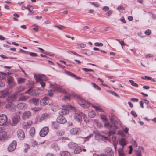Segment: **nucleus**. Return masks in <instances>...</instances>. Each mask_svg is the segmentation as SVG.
Wrapping results in <instances>:
<instances>
[{
    "label": "nucleus",
    "mask_w": 156,
    "mask_h": 156,
    "mask_svg": "<svg viewBox=\"0 0 156 156\" xmlns=\"http://www.w3.org/2000/svg\"><path fill=\"white\" fill-rule=\"evenodd\" d=\"M86 115L85 114H84L83 117L84 119V120L86 123H87L89 122V120L86 117Z\"/></svg>",
    "instance_id": "6e6d98bb"
},
{
    "label": "nucleus",
    "mask_w": 156,
    "mask_h": 156,
    "mask_svg": "<svg viewBox=\"0 0 156 156\" xmlns=\"http://www.w3.org/2000/svg\"><path fill=\"white\" fill-rule=\"evenodd\" d=\"M92 135H93L92 134H91L90 135H88L86 136H85V137H84V138L85 139H88L89 138H90L92 136Z\"/></svg>",
    "instance_id": "774afa93"
},
{
    "label": "nucleus",
    "mask_w": 156,
    "mask_h": 156,
    "mask_svg": "<svg viewBox=\"0 0 156 156\" xmlns=\"http://www.w3.org/2000/svg\"><path fill=\"white\" fill-rule=\"evenodd\" d=\"M99 138L100 139H101L102 140H107V137L105 136H104L102 135L101 134L98 135Z\"/></svg>",
    "instance_id": "ea45409f"
},
{
    "label": "nucleus",
    "mask_w": 156,
    "mask_h": 156,
    "mask_svg": "<svg viewBox=\"0 0 156 156\" xmlns=\"http://www.w3.org/2000/svg\"><path fill=\"white\" fill-rule=\"evenodd\" d=\"M69 111L67 108H63L59 112L60 115L63 116L69 114Z\"/></svg>",
    "instance_id": "a211bd4d"
},
{
    "label": "nucleus",
    "mask_w": 156,
    "mask_h": 156,
    "mask_svg": "<svg viewBox=\"0 0 156 156\" xmlns=\"http://www.w3.org/2000/svg\"><path fill=\"white\" fill-rule=\"evenodd\" d=\"M36 78V80L37 81H46L47 80V78L46 76L44 75H39L38 76H34Z\"/></svg>",
    "instance_id": "f8f14e48"
},
{
    "label": "nucleus",
    "mask_w": 156,
    "mask_h": 156,
    "mask_svg": "<svg viewBox=\"0 0 156 156\" xmlns=\"http://www.w3.org/2000/svg\"><path fill=\"white\" fill-rule=\"evenodd\" d=\"M107 122V123H106L104 124V126L105 127H107L108 129H109L110 126L111 125H110L109 122Z\"/></svg>",
    "instance_id": "5fc2aeb1"
},
{
    "label": "nucleus",
    "mask_w": 156,
    "mask_h": 156,
    "mask_svg": "<svg viewBox=\"0 0 156 156\" xmlns=\"http://www.w3.org/2000/svg\"><path fill=\"white\" fill-rule=\"evenodd\" d=\"M57 121L60 124H64L66 122L67 120L63 116L60 115L57 119Z\"/></svg>",
    "instance_id": "4468645a"
},
{
    "label": "nucleus",
    "mask_w": 156,
    "mask_h": 156,
    "mask_svg": "<svg viewBox=\"0 0 156 156\" xmlns=\"http://www.w3.org/2000/svg\"><path fill=\"white\" fill-rule=\"evenodd\" d=\"M145 34L147 35H150L151 34V30L149 29L146 30V31L145 32Z\"/></svg>",
    "instance_id": "603ef678"
},
{
    "label": "nucleus",
    "mask_w": 156,
    "mask_h": 156,
    "mask_svg": "<svg viewBox=\"0 0 156 156\" xmlns=\"http://www.w3.org/2000/svg\"><path fill=\"white\" fill-rule=\"evenodd\" d=\"M129 82L131 83V84L133 86L138 87V85L137 84L135 83L134 82V81L132 80H129Z\"/></svg>",
    "instance_id": "4c0bfd02"
},
{
    "label": "nucleus",
    "mask_w": 156,
    "mask_h": 156,
    "mask_svg": "<svg viewBox=\"0 0 156 156\" xmlns=\"http://www.w3.org/2000/svg\"><path fill=\"white\" fill-rule=\"evenodd\" d=\"M32 122L28 121L27 122H22L21 123V125L23 128L24 129L29 128L31 126Z\"/></svg>",
    "instance_id": "2eb2a0df"
},
{
    "label": "nucleus",
    "mask_w": 156,
    "mask_h": 156,
    "mask_svg": "<svg viewBox=\"0 0 156 156\" xmlns=\"http://www.w3.org/2000/svg\"><path fill=\"white\" fill-rule=\"evenodd\" d=\"M94 45L97 46H102L103 44L101 43L97 42L94 44Z\"/></svg>",
    "instance_id": "864d4df0"
},
{
    "label": "nucleus",
    "mask_w": 156,
    "mask_h": 156,
    "mask_svg": "<svg viewBox=\"0 0 156 156\" xmlns=\"http://www.w3.org/2000/svg\"><path fill=\"white\" fill-rule=\"evenodd\" d=\"M110 130L108 133V136H110L111 135L115 134L116 133L115 131L113 130H112L111 129H109Z\"/></svg>",
    "instance_id": "58836bf2"
},
{
    "label": "nucleus",
    "mask_w": 156,
    "mask_h": 156,
    "mask_svg": "<svg viewBox=\"0 0 156 156\" xmlns=\"http://www.w3.org/2000/svg\"><path fill=\"white\" fill-rule=\"evenodd\" d=\"M18 137L20 140H23L25 136V134L23 130L21 129H18L17 132Z\"/></svg>",
    "instance_id": "9d476101"
},
{
    "label": "nucleus",
    "mask_w": 156,
    "mask_h": 156,
    "mask_svg": "<svg viewBox=\"0 0 156 156\" xmlns=\"http://www.w3.org/2000/svg\"><path fill=\"white\" fill-rule=\"evenodd\" d=\"M26 81V79L23 78H20L17 80L18 84H20L24 83Z\"/></svg>",
    "instance_id": "c756f323"
},
{
    "label": "nucleus",
    "mask_w": 156,
    "mask_h": 156,
    "mask_svg": "<svg viewBox=\"0 0 156 156\" xmlns=\"http://www.w3.org/2000/svg\"><path fill=\"white\" fill-rule=\"evenodd\" d=\"M109 9V8L108 7L106 6H104L103 8V10L105 11L108 10Z\"/></svg>",
    "instance_id": "338daca9"
},
{
    "label": "nucleus",
    "mask_w": 156,
    "mask_h": 156,
    "mask_svg": "<svg viewBox=\"0 0 156 156\" xmlns=\"http://www.w3.org/2000/svg\"><path fill=\"white\" fill-rule=\"evenodd\" d=\"M20 117L18 115H14L12 119V125L15 126L20 121Z\"/></svg>",
    "instance_id": "6e6552de"
},
{
    "label": "nucleus",
    "mask_w": 156,
    "mask_h": 156,
    "mask_svg": "<svg viewBox=\"0 0 156 156\" xmlns=\"http://www.w3.org/2000/svg\"><path fill=\"white\" fill-rule=\"evenodd\" d=\"M29 55L31 57H36L37 56V54L34 52H30Z\"/></svg>",
    "instance_id": "49530a36"
},
{
    "label": "nucleus",
    "mask_w": 156,
    "mask_h": 156,
    "mask_svg": "<svg viewBox=\"0 0 156 156\" xmlns=\"http://www.w3.org/2000/svg\"><path fill=\"white\" fill-rule=\"evenodd\" d=\"M9 94L8 91L7 90H5L2 92L1 95H0V98H5Z\"/></svg>",
    "instance_id": "cd10ccee"
},
{
    "label": "nucleus",
    "mask_w": 156,
    "mask_h": 156,
    "mask_svg": "<svg viewBox=\"0 0 156 156\" xmlns=\"http://www.w3.org/2000/svg\"><path fill=\"white\" fill-rule=\"evenodd\" d=\"M50 114L46 113L42 114L40 119V120L42 121L46 119L48 117L50 116Z\"/></svg>",
    "instance_id": "393cba45"
},
{
    "label": "nucleus",
    "mask_w": 156,
    "mask_h": 156,
    "mask_svg": "<svg viewBox=\"0 0 156 156\" xmlns=\"http://www.w3.org/2000/svg\"><path fill=\"white\" fill-rule=\"evenodd\" d=\"M58 145L54 143L51 145V148L54 149H56L58 148Z\"/></svg>",
    "instance_id": "79ce46f5"
},
{
    "label": "nucleus",
    "mask_w": 156,
    "mask_h": 156,
    "mask_svg": "<svg viewBox=\"0 0 156 156\" xmlns=\"http://www.w3.org/2000/svg\"><path fill=\"white\" fill-rule=\"evenodd\" d=\"M66 73L69 76H71L72 77L74 78V77L76 76V75H75V74H74L73 73L71 72L70 71H67L66 72Z\"/></svg>",
    "instance_id": "c9c22d12"
},
{
    "label": "nucleus",
    "mask_w": 156,
    "mask_h": 156,
    "mask_svg": "<svg viewBox=\"0 0 156 156\" xmlns=\"http://www.w3.org/2000/svg\"><path fill=\"white\" fill-rule=\"evenodd\" d=\"M25 94L28 93L30 95L33 96H37L39 94V92L36 89L30 88L25 92Z\"/></svg>",
    "instance_id": "20e7f679"
},
{
    "label": "nucleus",
    "mask_w": 156,
    "mask_h": 156,
    "mask_svg": "<svg viewBox=\"0 0 156 156\" xmlns=\"http://www.w3.org/2000/svg\"><path fill=\"white\" fill-rule=\"evenodd\" d=\"M130 100L131 101L133 102H137L139 101V100L138 99L136 98H131Z\"/></svg>",
    "instance_id": "13d9d810"
},
{
    "label": "nucleus",
    "mask_w": 156,
    "mask_h": 156,
    "mask_svg": "<svg viewBox=\"0 0 156 156\" xmlns=\"http://www.w3.org/2000/svg\"><path fill=\"white\" fill-rule=\"evenodd\" d=\"M52 86V88L54 91H57L58 92H62L64 93H66V91L64 89L62 88V87L56 84L53 85H50Z\"/></svg>",
    "instance_id": "7ed1b4c3"
},
{
    "label": "nucleus",
    "mask_w": 156,
    "mask_h": 156,
    "mask_svg": "<svg viewBox=\"0 0 156 156\" xmlns=\"http://www.w3.org/2000/svg\"><path fill=\"white\" fill-rule=\"evenodd\" d=\"M124 148H120L118 150V152L119 156H125V154L123 152Z\"/></svg>",
    "instance_id": "7c9ffc66"
},
{
    "label": "nucleus",
    "mask_w": 156,
    "mask_h": 156,
    "mask_svg": "<svg viewBox=\"0 0 156 156\" xmlns=\"http://www.w3.org/2000/svg\"><path fill=\"white\" fill-rule=\"evenodd\" d=\"M77 98L79 99L78 103L80 106L85 108H88L89 104L83 99L80 96L77 95Z\"/></svg>",
    "instance_id": "f257e3e1"
},
{
    "label": "nucleus",
    "mask_w": 156,
    "mask_h": 156,
    "mask_svg": "<svg viewBox=\"0 0 156 156\" xmlns=\"http://www.w3.org/2000/svg\"><path fill=\"white\" fill-rule=\"evenodd\" d=\"M35 132V129L34 127H31L30 130V133L31 136H33Z\"/></svg>",
    "instance_id": "f704fd0d"
},
{
    "label": "nucleus",
    "mask_w": 156,
    "mask_h": 156,
    "mask_svg": "<svg viewBox=\"0 0 156 156\" xmlns=\"http://www.w3.org/2000/svg\"><path fill=\"white\" fill-rule=\"evenodd\" d=\"M31 115V112L29 111H26L24 112L22 115L23 119H26Z\"/></svg>",
    "instance_id": "412c9836"
},
{
    "label": "nucleus",
    "mask_w": 156,
    "mask_h": 156,
    "mask_svg": "<svg viewBox=\"0 0 156 156\" xmlns=\"http://www.w3.org/2000/svg\"><path fill=\"white\" fill-rule=\"evenodd\" d=\"M110 119L112 124H115L119 121L118 119L114 115H112L110 117Z\"/></svg>",
    "instance_id": "dca6fc26"
},
{
    "label": "nucleus",
    "mask_w": 156,
    "mask_h": 156,
    "mask_svg": "<svg viewBox=\"0 0 156 156\" xmlns=\"http://www.w3.org/2000/svg\"><path fill=\"white\" fill-rule=\"evenodd\" d=\"M118 133L119 134L121 135L122 136H124V134L123 132L120 131L118 132Z\"/></svg>",
    "instance_id": "052dcab7"
},
{
    "label": "nucleus",
    "mask_w": 156,
    "mask_h": 156,
    "mask_svg": "<svg viewBox=\"0 0 156 156\" xmlns=\"http://www.w3.org/2000/svg\"><path fill=\"white\" fill-rule=\"evenodd\" d=\"M109 92L112 95L115 96L117 97L118 98H119V96L118 94H117L114 91H111V90H110L109 91Z\"/></svg>",
    "instance_id": "c03bdc74"
},
{
    "label": "nucleus",
    "mask_w": 156,
    "mask_h": 156,
    "mask_svg": "<svg viewBox=\"0 0 156 156\" xmlns=\"http://www.w3.org/2000/svg\"><path fill=\"white\" fill-rule=\"evenodd\" d=\"M39 100L36 98H33L29 100V102L34 104L36 105H37L39 104Z\"/></svg>",
    "instance_id": "aec40b11"
},
{
    "label": "nucleus",
    "mask_w": 156,
    "mask_h": 156,
    "mask_svg": "<svg viewBox=\"0 0 156 156\" xmlns=\"http://www.w3.org/2000/svg\"><path fill=\"white\" fill-rule=\"evenodd\" d=\"M131 114L134 117H136L137 116V114L134 111H132L131 112Z\"/></svg>",
    "instance_id": "8fccbe9b"
},
{
    "label": "nucleus",
    "mask_w": 156,
    "mask_h": 156,
    "mask_svg": "<svg viewBox=\"0 0 156 156\" xmlns=\"http://www.w3.org/2000/svg\"><path fill=\"white\" fill-rule=\"evenodd\" d=\"M119 144L122 146V148H124V146L126 145L127 144V141L125 138H122L119 140Z\"/></svg>",
    "instance_id": "6ab92c4d"
},
{
    "label": "nucleus",
    "mask_w": 156,
    "mask_h": 156,
    "mask_svg": "<svg viewBox=\"0 0 156 156\" xmlns=\"http://www.w3.org/2000/svg\"><path fill=\"white\" fill-rule=\"evenodd\" d=\"M7 121V116L5 115H0V125H4Z\"/></svg>",
    "instance_id": "9b49d317"
},
{
    "label": "nucleus",
    "mask_w": 156,
    "mask_h": 156,
    "mask_svg": "<svg viewBox=\"0 0 156 156\" xmlns=\"http://www.w3.org/2000/svg\"><path fill=\"white\" fill-rule=\"evenodd\" d=\"M79 129L78 128H73L70 130V132L72 134L76 135L77 134Z\"/></svg>",
    "instance_id": "bb28decb"
},
{
    "label": "nucleus",
    "mask_w": 156,
    "mask_h": 156,
    "mask_svg": "<svg viewBox=\"0 0 156 156\" xmlns=\"http://www.w3.org/2000/svg\"><path fill=\"white\" fill-rule=\"evenodd\" d=\"M33 8L34 7L33 6L31 5H28L26 9H28L30 12H32V11L30 9V8H32L33 9Z\"/></svg>",
    "instance_id": "37998d69"
},
{
    "label": "nucleus",
    "mask_w": 156,
    "mask_h": 156,
    "mask_svg": "<svg viewBox=\"0 0 156 156\" xmlns=\"http://www.w3.org/2000/svg\"><path fill=\"white\" fill-rule=\"evenodd\" d=\"M25 88L23 87H20L18 88V90L19 92H21L23 91L24 90Z\"/></svg>",
    "instance_id": "bf43d9fd"
},
{
    "label": "nucleus",
    "mask_w": 156,
    "mask_h": 156,
    "mask_svg": "<svg viewBox=\"0 0 156 156\" xmlns=\"http://www.w3.org/2000/svg\"><path fill=\"white\" fill-rule=\"evenodd\" d=\"M49 128L48 127H44L42 128L39 132L40 136L43 137L47 134L48 132Z\"/></svg>",
    "instance_id": "423d86ee"
},
{
    "label": "nucleus",
    "mask_w": 156,
    "mask_h": 156,
    "mask_svg": "<svg viewBox=\"0 0 156 156\" xmlns=\"http://www.w3.org/2000/svg\"><path fill=\"white\" fill-rule=\"evenodd\" d=\"M7 83L11 87H13L15 84V83L14 81V78L11 76H8L7 77Z\"/></svg>",
    "instance_id": "1a4fd4ad"
},
{
    "label": "nucleus",
    "mask_w": 156,
    "mask_h": 156,
    "mask_svg": "<svg viewBox=\"0 0 156 156\" xmlns=\"http://www.w3.org/2000/svg\"><path fill=\"white\" fill-rule=\"evenodd\" d=\"M17 107L20 110L24 109L27 108V105L25 103H20L17 105Z\"/></svg>",
    "instance_id": "f3484780"
},
{
    "label": "nucleus",
    "mask_w": 156,
    "mask_h": 156,
    "mask_svg": "<svg viewBox=\"0 0 156 156\" xmlns=\"http://www.w3.org/2000/svg\"><path fill=\"white\" fill-rule=\"evenodd\" d=\"M136 156H142V154L141 151H138L136 152Z\"/></svg>",
    "instance_id": "69168bd1"
},
{
    "label": "nucleus",
    "mask_w": 156,
    "mask_h": 156,
    "mask_svg": "<svg viewBox=\"0 0 156 156\" xmlns=\"http://www.w3.org/2000/svg\"><path fill=\"white\" fill-rule=\"evenodd\" d=\"M38 82H39L40 83V84L41 86L43 88L45 87V84L44 82L43 81H40Z\"/></svg>",
    "instance_id": "3c124183"
},
{
    "label": "nucleus",
    "mask_w": 156,
    "mask_h": 156,
    "mask_svg": "<svg viewBox=\"0 0 156 156\" xmlns=\"http://www.w3.org/2000/svg\"><path fill=\"white\" fill-rule=\"evenodd\" d=\"M59 123L56 120V121L53 122H52V126L54 129H58L60 127Z\"/></svg>",
    "instance_id": "b1692460"
},
{
    "label": "nucleus",
    "mask_w": 156,
    "mask_h": 156,
    "mask_svg": "<svg viewBox=\"0 0 156 156\" xmlns=\"http://www.w3.org/2000/svg\"><path fill=\"white\" fill-rule=\"evenodd\" d=\"M118 128V127L115 124H113V125H111L110 126L109 129H112L113 130H115Z\"/></svg>",
    "instance_id": "e433bc0d"
},
{
    "label": "nucleus",
    "mask_w": 156,
    "mask_h": 156,
    "mask_svg": "<svg viewBox=\"0 0 156 156\" xmlns=\"http://www.w3.org/2000/svg\"><path fill=\"white\" fill-rule=\"evenodd\" d=\"M131 143L134 147H137V143L135 141L133 140H132Z\"/></svg>",
    "instance_id": "09e8293b"
},
{
    "label": "nucleus",
    "mask_w": 156,
    "mask_h": 156,
    "mask_svg": "<svg viewBox=\"0 0 156 156\" xmlns=\"http://www.w3.org/2000/svg\"><path fill=\"white\" fill-rule=\"evenodd\" d=\"M37 145V143L36 142L34 141H33L31 142V145L32 147H34L35 146Z\"/></svg>",
    "instance_id": "4d7b16f0"
},
{
    "label": "nucleus",
    "mask_w": 156,
    "mask_h": 156,
    "mask_svg": "<svg viewBox=\"0 0 156 156\" xmlns=\"http://www.w3.org/2000/svg\"><path fill=\"white\" fill-rule=\"evenodd\" d=\"M5 85V83L4 81L2 80H0V87H3Z\"/></svg>",
    "instance_id": "de8ad7c7"
},
{
    "label": "nucleus",
    "mask_w": 156,
    "mask_h": 156,
    "mask_svg": "<svg viewBox=\"0 0 156 156\" xmlns=\"http://www.w3.org/2000/svg\"><path fill=\"white\" fill-rule=\"evenodd\" d=\"M78 144L73 142H70L68 144L69 147L71 149L73 150L77 147Z\"/></svg>",
    "instance_id": "5701e85b"
},
{
    "label": "nucleus",
    "mask_w": 156,
    "mask_h": 156,
    "mask_svg": "<svg viewBox=\"0 0 156 156\" xmlns=\"http://www.w3.org/2000/svg\"><path fill=\"white\" fill-rule=\"evenodd\" d=\"M0 73L4 75H5V76H8L9 75V74H10L8 72L5 73V72H0Z\"/></svg>",
    "instance_id": "0e129e2a"
},
{
    "label": "nucleus",
    "mask_w": 156,
    "mask_h": 156,
    "mask_svg": "<svg viewBox=\"0 0 156 156\" xmlns=\"http://www.w3.org/2000/svg\"><path fill=\"white\" fill-rule=\"evenodd\" d=\"M82 151V149L80 147H78V145L77 147H76L75 149L74 152L75 154H78L81 152Z\"/></svg>",
    "instance_id": "c85d7f7f"
},
{
    "label": "nucleus",
    "mask_w": 156,
    "mask_h": 156,
    "mask_svg": "<svg viewBox=\"0 0 156 156\" xmlns=\"http://www.w3.org/2000/svg\"><path fill=\"white\" fill-rule=\"evenodd\" d=\"M84 114L82 112H80L76 113L74 116V119L77 122L81 123L82 121V118Z\"/></svg>",
    "instance_id": "f03ea898"
},
{
    "label": "nucleus",
    "mask_w": 156,
    "mask_h": 156,
    "mask_svg": "<svg viewBox=\"0 0 156 156\" xmlns=\"http://www.w3.org/2000/svg\"><path fill=\"white\" fill-rule=\"evenodd\" d=\"M62 156H69L70 153L67 151H63L61 153Z\"/></svg>",
    "instance_id": "72a5a7b5"
},
{
    "label": "nucleus",
    "mask_w": 156,
    "mask_h": 156,
    "mask_svg": "<svg viewBox=\"0 0 156 156\" xmlns=\"http://www.w3.org/2000/svg\"><path fill=\"white\" fill-rule=\"evenodd\" d=\"M50 100L48 97H45L42 99L40 101V105L41 106H44L47 104L50 105L51 103L49 102Z\"/></svg>",
    "instance_id": "39448f33"
},
{
    "label": "nucleus",
    "mask_w": 156,
    "mask_h": 156,
    "mask_svg": "<svg viewBox=\"0 0 156 156\" xmlns=\"http://www.w3.org/2000/svg\"><path fill=\"white\" fill-rule=\"evenodd\" d=\"M94 108L96 110L99 111L100 112H103V110L101 108L97 106H93Z\"/></svg>",
    "instance_id": "a19ab883"
},
{
    "label": "nucleus",
    "mask_w": 156,
    "mask_h": 156,
    "mask_svg": "<svg viewBox=\"0 0 156 156\" xmlns=\"http://www.w3.org/2000/svg\"><path fill=\"white\" fill-rule=\"evenodd\" d=\"M129 147V154H131L133 151L132 147V146H130Z\"/></svg>",
    "instance_id": "680f3d73"
},
{
    "label": "nucleus",
    "mask_w": 156,
    "mask_h": 156,
    "mask_svg": "<svg viewBox=\"0 0 156 156\" xmlns=\"http://www.w3.org/2000/svg\"><path fill=\"white\" fill-rule=\"evenodd\" d=\"M105 153L109 156H114V152L113 151L111 148L109 147H107L105 149Z\"/></svg>",
    "instance_id": "ddd939ff"
},
{
    "label": "nucleus",
    "mask_w": 156,
    "mask_h": 156,
    "mask_svg": "<svg viewBox=\"0 0 156 156\" xmlns=\"http://www.w3.org/2000/svg\"><path fill=\"white\" fill-rule=\"evenodd\" d=\"M16 142L13 140L9 145L8 150L9 152H11L15 150L16 146Z\"/></svg>",
    "instance_id": "0eeeda50"
},
{
    "label": "nucleus",
    "mask_w": 156,
    "mask_h": 156,
    "mask_svg": "<svg viewBox=\"0 0 156 156\" xmlns=\"http://www.w3.org/2000/svg\"><path fill=\"white\" fill-rule=\"evenodd\" d=\"M13 98L12 97H8L7 98V101H9L12 102L13 101Z\"/></svg>",
    "instance_id": "e2e57ef3"
},
{
    "label": "nucleus",
    "mask_w": 156,
    "mask_h": 156,
    "mask_svg": "<svg viewBox=\"0 0 156 156\" xmlns=\"http://www.w3.org/2000/svg\"><path fill=\"white\" fill-rule=\"evenodd\" d=\"M88 115L90 117L93 118L96 115L94 111H91L89 112Z\"/></svg>",
    "instance_id": "473e14b6"
},
{
    "label": "nucleus",
    "mask_w": 156,
    "mask_h": 156,
    "mask_svg": "<svg viewBox=\"0 0 156 156\" xmlns=\"http://www.w3.org/2000/svg\"><path fill=\"white\" fill-rule=\"evenodd\" d=\"M101 118L104 122H106L108 121V120L107 118L104 115H101Z\"/></svg>",
    "instance_id": "2f4dec72"
},
{
    "label": "nucleus",
    "mask_w": 156,
    "mask_h": 156,
    "mask_svg": "<svg viewBox=\"0 0 156 156\" xmlns=\"http://www.w3.org/2000/svg\"><path fill=\"white\" fill-rule=\"evenodd\" d=\"M29 97L28 96L24 95V93L21 94L19 98L18 101H24L29 98Z\"/></svg>",
    "instance_id": "4be33fe9"
},
{
    "label": "nucleus",
    "mask_w": 156,
    "mask_h": 156,
    "mask_svg": "<svg viewBox=\"0 0 156 156\" xmlns=\"http://www.w3.org/2000/svg\"><path fill=\"white\" fill-rule=\"evenodd\" d=\"M6 108L9 110L14 112L15 111L14 109L13 108V105L11 102L9 103L6 106Z\"/></svg>",
    "instance_id": "a878e982"
},
{
    "label": "nucleus",
    "mask_w": 156,
    "mask_h": 156,
    "mask_svg": "<svg viewBox=\"0 0 156 156\" xmlns=\"http://www.w3.org/2000/svg\"><path fill=\"white\" fill-rule=\"evenodd\" d=\"M90 3L96 7H98L99 5V4L97 2H91Z\"/></svg>",
    "instance_id": "a18cd8bd"
}]
</instances>
